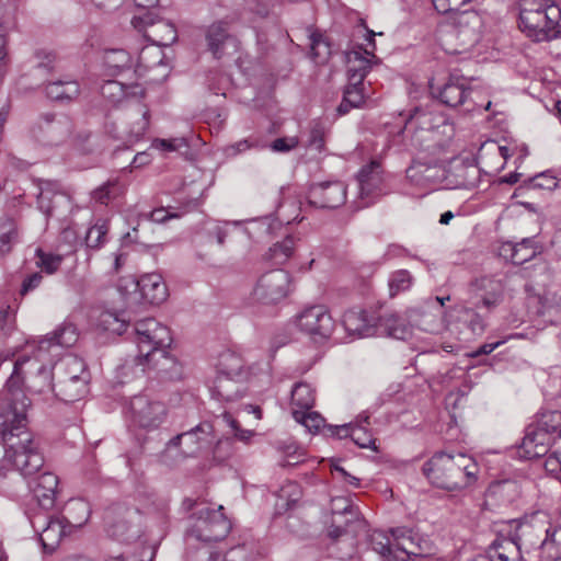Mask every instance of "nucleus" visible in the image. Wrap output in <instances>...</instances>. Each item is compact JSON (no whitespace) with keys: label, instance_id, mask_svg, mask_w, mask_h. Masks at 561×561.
Segmentation results:
<instances>
[{"label":"nucleus","instance_id":"f257e3e1","mask_svg":"<svg viewBox=\"0 0 561 561\" xmlns=\"http://www.w3.org/2000/svg\"><path fill=\"white\" fill-rule=\"evenodd\" d=\"M134 342L138 354L126 359L118 371L122 377H138L147 370H156L163 378L181 377V366L168 348L172 343L169 328L153 318H146L133 324Z\"/></svg>","mask_w":561,"mask_h":561},{"label":"nucleus","instance_id":"f03ea898","mask_svg":"<svg viewBox=\"0 0 561 561\" xmlns=\"http://www.w3.org/2000/svg\"><path fill=\"white\" fill-rule=\"evenodd\" d=\"M28 357L19 358L11 376L5 382L0 402V436L3 443L24 436L26 431V410L30 400L23 391L24 377L22 367L28 363Z\"/></svg>","mask_w":561,"mask_h":561},{"label":"nucleus","instance_id":"7ed1b4c3","mask_svg":"<svg viewBox=\"0 0 561 561\" xmlns=\"http://www.w3.org/2000/svg\"><path fill=\"white\" fill-rule=\"evenodd\" d=\"M422 471L434 486L453 492L473 485L478 480L479 466L466 454L440 451L423 465Z\"/></svg>","mask_w":561,"mask_h":561},{"label":"nucleus","instance_id":"20e7f679","mask_svg":"<svg viewBox=\"0 0 561 561\" xmlns=\"http://www.w3.org/2000/svg\"><path fill=\"white\" fill-rule=\"evenodd\" d=\"M520 31L534 42H550L561 36V9L552 0H520Z\"/></svg>","mask_w":561,"mask_h":561},{"label":"nucleus","instance_id":"39448f33","mask_svg":"<svg viewBox=\"0 0 561 561\" xmlns=\"http://www.w3.org/2000/svg\"><path fill=\"white\" fill-rule=\"evenodd\" d=\"M117 289L126 308L130 310L145 304L160 305L168 297L167 285L162 276L156 273L145 274L139 279L123 277Z\"/></svg>","mask_w":561,"mask_h":561},{"label":"nucleus","instance_id":"423d86ee","mask_svg":"<svg viewBox=\"0 0 561 561\" xmlns=\"http://www.w3.org/2000/svg\"><path fill=\"white\" fill-rule=\"evenodd\" d=\"M482 19L476 11H462L454 18V22L439 37L440 44L448 54H462L472 48L481 35Z\"/></svg>","mask_w":561,"mask_h":561},{"label":"nucleus","instance_id":"0eeeda50","mask_svg":"<svg viewBox=\"0 0 561 561\" xmlns=\"http://www.w3.org/2000/svg\"><path fill=\"white\" fill-rule=\"evenodd\" d=\"M73 133V123L65 114H41L31 128L32 139L44 148L66 145Z\"/></svg>","mask_w":561,"mask_h":561},{"label":"nucleus","instance_id":"6e6552de","mask_svg":"<svg viewBox=\"0 0 561 561\" xmlns=\"http://www.w3.org/2000/svg\"><path fill=\"white\" fill-rule=\"evenodd\" d=\"M167 415V405L149 393L131 397L127 405V417L130 423L146 431L159 428Z\"/></svg>","mask_w":561,"mask_h":561},{"label":"nucleus","instance_id":"1a4fd4ad","mask_svg":"<svg viewBox=\"0 0 561 561\" xmlns=\"http://www.w3.org/2000/svg\"><path fill=\"white\" fill-rule=\"evenodd\" d=\"M3 444L4 459L11 462L22 476L31 477L43 467L44 458L31 433H24L21 438Z\"/></svg>","mask_w":561,"mask_h":561},{"label":"nucleus","instance_id":"9d476101","mask_svg":"<svg viewBox=\"0 0 561 561\" xmlns=\"http://www.w3.org/2000/svg\"><path fill=\"white\" fill-rule=\"evenodd\" d=\"M291 288V276L282 268L262 274L252 290L253 299L264 305H275L285 299Z\"/></svg>","mask_w":561,"mask_h":561},{"label":"nucleus","instance_id":"9b49d317","mask_svg":"<svg viewBox=\"0 0 561 561\" xmlns=\"http://www.w3.org/2000/svg\"><path fill=\"white\" fill-rule=\"evenodd\" d=\"M295 325L311 340L321 342L332 335L335 321L325 306L314 305L296 316Z\"/></svg>","mask_w":561,"mask_h":561},{"label":"nucleus","instance_id":"f8f14e48","mask_svg":"<svg viewBox=\"0 0 561 561\" xmlns=\"http://www.w3.org/2000/svg\"><path fill=\"white\" fill-rule=\"evenodd\" d=\"M432 93L435 94L443 104L456 107L463 106V112H473L478 108L484 111L490 110L492 102L488 101L485 105H479L476 100L470 98L471 91H468L466 82L461 78L450 77L449 80L440 88L431 87Z\"/></svg>","mask_w":561,"mask_h":561},{"label":"nucleus","instance_id":"ddd939ff","mask_svg":"<svg viewBox=\"0 0 561 561\" xmlns=\"http://www.w3.org/2000/svg\"><path fill=\"white\" fill-rule=\"evenodd\" d=\"M131 24L148 41L159 46H169L176 39L174 25L164 19L156 16L152 12L147 11L141 15L134 16Z\"/></svg>","mask_w":561,"mask_h":561},{"label":"nucleus","instance_id":"4468645a","mask_svg":"<svg viewBox=\"0 0 561 561\" xmlns=\"http://www.w3.org/2000/svg\"><path fill=\"white\" fill-rule=\"evenodd\" d=\"M224 507L218 510L205 508L198 512L197 523L194 527L195 536L205 542L222 540L230 531L231 524L222 513Z\"/></svg>","mask_w":561,"mask_h":561},{"label":"nucleus","instance_id":"2eb2a0df","mask_svg":"<svg viewBox=\"0 0 561 561\" xmlns=\"http://www.w3.org/2000/svg\"><path fill=\"white\" fill-rule=\"evenodd\" d=\"M547 523V513L537 511L531 514L525 515L520 520L514 522L515 530L511 533L516 541H519L520 548L525 547H539L540 539L543 537Z\"/></svg>","mask_w":561,"mask_h":561},{"label":"nucleus","instance_id":"dca6fc26","mask_svg":"<svg viewBox=\"0 0 561 561\" xmlns=\"http://www.w3.org/2000/svg\"><path fill=\"white\" fill-rule=\"evenodd\" d=\"M346 201V186L341 181L312 184L308 191V203L317 208H337Z\"/></svg>","mask_w":561,"mask_h":561},{"label":"nucleus","instance_id":"f3484780","mask_svg":"<svg viewBox=\"0 0 561 561\" xmlns=\"http://www.w3.org/2000/svg\"><path fill=\"white\" fill-rule=\"evenodd\" d=\"M207 50L214 58L220 59L228 53V48H238L239 42L229 32V24L225 21H215L204 31Z\"/></svg>","mask_w":561,"mask_h":561},{"label":"nucleus","instance_id":"a211bd4d","mask_svg":"<svg viewBox=\"0 0 561 561\" xmlns=\"http://www.w3.org/2000/svg\"><path fill=\"white\" fill-rule=\"evenodd\" d=\"M447 176L446 168L438 162L427 163L416 160L407 169V178L410 182L421 187L446 185Z\"/></svg>","mask_w":561,"mask_h":561},{"label":"nucleus","instance_id":"6ab92c4d","mask_svg":"<svg viewBox=\"0 0 561 561\" xmlns=\"http://www.w3.org/2000/svg\"><path fill=\"white\" fill-rule=\"evenodd\" d=\"M446 186L451 188H471L480 180V170L472 161L455 159L449 163Z\"/></svg>","mask_w":561,"mask_h":561},{"label":"nucleus","instance_id":"aec40b11","mask_svg":"<svg viewBox=\"0 0 561 561\" xmlns=\"http://www.w3.org/2000/svg\"><path fill=\"white\" fill-rule=\"evenodd\" d=\"M37 518L32 520L35 529H41L39 540L43 548L49 552L54 551L60 543L64 537L71 534V527L66 523L61 516H47L44 525H38Z\"/></svg>","mask_w":561,"mask_h":561},{"label":"nucleus","instance_id":"412c9836","mask_svg":"<svg viewBox=\"0 0 561 561\" xmlns=\"http://www.w3.org/2000/svg\"><path fill=\"white\" fill-rule=\"evenodd\" d=\"M477 295V302H474L476 309L482 308L490 311L495 308L502 300L503 297V284L500 279L491 276H482L476 279L472 284Z\"/></svg>","mask_w":561,"mask_h":561},{"label":"nucleus","instance_id":"4be33fe9","mask_svg":"<svg viewBox=\"0 0 561 561\" xmlns=\"http://www.w3.org/2000/svg\"><path fill=\"white\" fill-rule=\"evenodd\" d=\"M391 535L394 539L396 552L398 553L397 561H408L412 556L422 557L426 554L425 540H422L411 529L394 528L391 529Z\"/></svg>","mask_w":561,"mask_h":561},{"label":"nucleus","instance_id":"5701e85b","mask_svg":"<svg viewBox=\"0 0 561 561\" xmlns=\"http://www.w3.org/2000/svg\"><path fill=\"white\" fill-rule=\"evenodd\" d=\"M38 374L46 380L50 379V370L44 365L38 368ZM88 385L89 383H85V381L80 378L75 381L58 379L55 383L48 381L47 388L50 389L60 400L65 402H75L88 393Z\"/></svg>","mask_w":561,"mask_h":561},{"label":"nucleus","instance_id":"b1692460","mask_svg":"<svg viewBox=\"0 0 561 561\" xmlns=\"http://www.w3.org/2000/svg\"><path fill=\"white\" fill-rule=\"evenodd\" d=\"M551 437L536 424L527 426L519 446V455L525 459H536L547 455Z\"/></svg>","mask_w":561,"mask_h":561},{"label":"nucleus","instance_id":"393cba45","mask_svg":"<svg viewBox=\"0 0 561 561\" xmlns=\"http://www.w3.org/2000/svg\"><path fill=\"white\" fill-rule=\"evenodd\" d=\"M58 477L53 472H42L28 482L35 500L44 510H50L56 502Z\"/></svg>","mask_w":561,"mask_h":561},{"label":"nucleus","instance_id":"a878e982","mask_svg":"<svg viewBox=\"0 0 561 561\" xmlns=\"http://www.w3.org/2000/svg\"><path fill=\"white\" fill-rule=\"evenodd\" d=\"M102 96L112 104H118L128 98H144L146 90L137 81L107 80L100 89Z\"/></svg>","mask_w":561,"mask_h":561},{"label":"nucleus","instance_id":"bb28decb","mask_svg":"<svg viewBox=\"0 0 561 561\" xmlns=\"http://www.w3.org/2000/svg\"><path fill=\"white\" fill-rule=\"evenodd\" d=\"M357 180L362 198L382 194V169L377 160H371L368 164L364 165L358 172Z\"/></svg>","mask_w":561,"mask_h":561},{"label":"nucleus","instance_id":"cd10ccee","mask_svg":"<svg viewBox=\"0 0 561 561\" xmlns=\"http://www.w3.org/2000/svg\"><path fill=\"white\" fill-rule=\"evenodd\" d=\"M342 325L354 339L368 337L376 333V323L363 309H350L342 318Z\"/></svg>","mask_w":561,"mask_h":561},{"label":"nucleus","instance_id":"c85d7f7f","mask_svg":"<svg viewBox=\"0 0 561 561\" xmlns=\"http://www.w3.org/2000/svg\"><path fill=\"white\" fill-rule=\"evenodd\" d=\"M78 340L77 329L71 323H64L54 332L38 341L37 357L42 358L43 352H50L51 348L70 347Z\"/></svg>","mask_w":561,"mask_h":561},{"label":"nucleus","instance_id":"c756f323","mask_svg":"<svg viewBox=\"0 0 561 561\" xmlns=\"http://www.w3.org/2000/svg\"><path fill=\"white\" fill-rule=\"evenodd\" d=\"M379 332L397 340H407L412 334V324L397 313H385L376 322V333Z\"/></svg>","mask_w":561,"mask_h":561},{"label":"nucleus","instance_id":"7c9ffc66","mask_svg":"<svg viewBox=\"0 0 561 561\" xmlns=\"http://www.w3.org/2000/svg\"><path fill=\"white\" fill-rule=\"evenodd\" d=\"M443 310L440 308L427 307L425 309H415L409 312L410 322L424 332L432 334L439 333L443 328Z\"/></svg>","mask_w":561,"mask_h":561},{"label":"nucleus","instance_id":"2f4dec72","mask_svg":"<svg viewBox=\"0 0 561 561\" xmlns=\"http://www.w3.org/2000/svg\"><path fill=\"white\" fill-rule=\"evenodd\" d=\"M520 549L519 541L510 534V537L496 538L484 557L490 561H517L520 558Z\"/></svg>","mask_w":561,"mask_h":561},{"label":"nucleus","instance_id":"473e14b6","mask_svg":"<svg viewBox=\"0 0 561 561\" xmlns=\"http://www.w3.org/2000/svg\"><path fill=\"white\" fill-rule=\"evenodd\" d=\"M126 117L130 121V127L128 129L129 140H139L149 127V108L145 104L137 102L128 106Z\"/></svg>","mask_w":561,"mask_h":561},{"label":"nucleus","instance_id":"72a5a7b5","mask_svg":"<svg viewBox=\"0 0 561 561\" xmlns=\"http://www.w3.org/2000/svg\"><path fill=\"white\" fill-rule=\"evenodd\" d=\"M346 57L348 81H354L356 83H363L371 68V65L378 61V59L365 55L362 51L360 46L357 49L348 51Z\"/></svg>","mask_w":561,"mask_h":561},{"label":"nucleus","instance_id":"f704fd0d","mask_svg":"<svg viewBox=\"0 0 561 561\" xmlns=\"http://www.w3.org/2000/svg\"><path fill=\"white\" fill-rule=\"evenodd\" d=\"M58 379L75 381L77 379H83L85 383H89V373L83 359L75 355H68L62 358L58 364Z\"/></svg>","mask_w":561,"mask_h":561},{"label":"nucleus","instance_id":"c9c22d12","mask_svg":"<svg viewBox=\"0 0 561 561\" xmlns=\"http://www.w3.org/2000/svg\"><path fill=\"white\" fill-rule=\"evenodd\" d=\"M46 95L57 102H71L80 94V85L76 80H57L46 85Z\"/></svg>","mask_w":561,"mask_h":561},{"label":"nucleus","instance_id":"e433bc0d","mask_svg":"<svg viewBox=\"0 0 561 561\" xmlns=\"http://www.w3.org/2000/svg\"><path fill=\"white\" fill-rule=\"evenodd\" d=\"M104 65L110 76H119L130 72L133 59L124 49H110L105 51Z\"/></svg>","mask_w":561,"mask_h":561},{"label":"nucleus","instance_id":"4c0bfd02","mask_svg":"<svg viewBox=\"0 0 561 561\" xmlns=\"http://www.w3.org/2000/svg\"><path fill=\"white\" fill-rule=\"evenodd\" d=\"M67 516L61 517L65 518L66 523L73 530L82 527L88 522L91 514V508L89 503L84 500H71L67 505Z\"/></svg>","mask_w":561,"mask_h":561},{"label":"nucleus","instance_id":"58836bf2","mask_svg":"<svg viewBox=\"0 0 561 561\" xmlns=\"http://www.w3.org/2000/svg\"><path fill=\"white\" fill-rule=\"evenodd\" d=\"M365 102L363 83L348 81V85L344 90L343 100L337 106L340 115L347 114L352 108L360 107Z\"/></svg>","mask_w":561,"mask_h":561},{"label":"nucleus","instance_id":"ea45409f","mask_svg":"<svg viewBox=\"0 0 561 561\" xmlns=\"http://www.w3.org/2000/svg\"><path fill=\"white\" fill-rule=\"evenodd\" d=\"M19 242V229L14 218H0V255L9 253Z\"/></svg>","mask_w":561,"mask_h":561},{"label":"nucleus","instance_id":"a19ab883","mask_svg":"<svg viewBox=\"0 0 561 561\" xmlns=\"http://www.w3.org/2000/svg\"><path fill=\"white\" fill-rule=\"evenodd\" d=\"M295 238L287 236L282 241L273 244L265 254V260L272 262L275 265H282L286 263L294 253L295 250Z\"/></svg>","mask_w":561,"mask_h":561},{"label":"nucleus","instance_id":"79ce46f5","mask_svg":"<svg viewBox=\"0 0 561 561\" xmlns=\"http://www.w3.org/2000/svg\"><path fill=\"white\" fill-rule=\"evenodd\" d=\"M239 386L227 375H219L211 389V394L218 400L233 401L239 398Z\"/></svg>","mask_w":561,"mask_h":561},{"label":"nucleus","instance_id":"37998d69","mask_svg":"<svg viewBox=\"0 0 561 561\" xmlns=\"http://www.w3.org/2000/svg\"><path fill=\"white\" fill-rule=\"evenodd\" d=\"M316 401L314 391L306 382L296 383L291 390L293 410H311Z\"/></svg>","mask_w":561,"mask_h":561},{"label":"nucleus","instance_id":"c03bdc74","mask_svg":"<svg viewBox=\"0 0 561 561\" xmlns=\"http://www.w3.org/2000/svg\"><path fill=\"white\" fill-rule=\"evenodd\" d=\"M217 426L229 427L233 434V438L248 444L254 436V432L250 430H243L240 427L238 421L227 411L215 417Z\"/></svg>","mask_w":561,"mask_h":561},{"label":"nucleus","instance_id":"a18cd8bd","mask_svg":"<svg viewBox=\"0 0 561 561\" xmlns=\"http://www.w3.org/2000/svg\"><path fill=\"white\" fill-rule=\"evenodd\" d=\"M514 251L515 265H522L540 254L541 247L538 245L534 238H525L520 242L515 243Z\"/></svg>","mask_w":561,"mask_h":561},{"label":"nucleus","instance_id":"49530a36","mask_svg":"<svg viewBox=\"0 0 561 561\" xmlns=\"http://www.w3.org/2000/svg\"><path fill=\"white\" fill-rule=\"evenodd\" d=\"M125 186L117 180H110L93 191V198L100 204L106 205L111 199L121 196Z\"/></svg>","mask_w":561,"mask_h":561},{"label":"nucleus","instance_id":"de8ad7c7","mask_svg":"<svg viewBox=\"0 0 561 561\" xmlns=\"http://www.w3.org/2000/svg\"><path fill=\"white\" fill-rule=\"evenodd\" d=\"M100 325L108 332L118 335L127 332L130 327L129 320L121 318L117 313L112 311H104L100 316Z\"/></svg>","mask_w":561,"mask_h":561},{"label":"nucleus","instance_id":"09e8293b","mask_svg":"<svg viewBox=\"0 0 561 561\" xmlns=\"http://www.w3.org/2000/svg\"><path fill=\"white\" fill-rule=\"evenodd\" d=\"M58 190V184L49 181H43L39 185V193L37 195V204L41 211H43L47 217L53 216V196L56 194Z\"/></svg>","mask_w":561,"mask_h":561},{"label":"nucleus","instance_id":"8fccbe9b","mask_svg":"<svg viewBox=\"0 0 561 561\" xmlns=\"http://www.w3.org/2000/svg\"><path fill=\"white\" fill-rule=\"evenodd\" d=\"M293 417L309 432H317L324 426V419L318 412L310 410H293Z\"/></svg>","mask_w":561,"mask_h":561},{"label":"nucleus","instance_id":"3c124183","mask_svg":"<svg viewBox=\"0 0 561 561\" xmlns=\"http://www.w3.org/2000/svg\"><path fill=\"white\" fill-rule=\"evenodd\" d=\"M201 238L206 243L217 242L218 245L222 247L228 236L227 224L211 222L207 224L201 232Z\"/></svg>","mask_w":561,"mask_h":561},{"label":"nucleus","instance_id":"603ef678","mask_svg":"<svg viewBox=\"0 0 561 561\" xmlns=\"http://www.w3.org/2000/svg\"><path fill=\"white\" fill-rule=\"evenodd\" d=\"M548 435L561 437V411H548L540 414L537 424Z\"/></svg>","mask_w":561,"mask_h":561},{"label":"nucleus","instance_id":"864d4df0","mask_svg":"<svg viewBox=\"0 0 561 561\" xmlns=\"http://www.w3.org/2000/svg\"><path fill=\"white\" fill-rule=\"evenodd\" d=\"M108 231L106 220L99 219L92 227L89 228L85 234V244L91 249H99L105 241V236Z\"/></svg>","mask_w":561,"mask_h":561},{"label":"nucleus","instance_id":"5fc2aeb1","mask_svg":"<svg viewBox=\"0 0 561 561\" xmlns=\"http://www.w3.org/2000/svg\"><path fill=\"white\" fill-rule=\"evenodd\" d=\"M265 145L256 137H249L231 144L225 148L227 157H237L250 149H262Z\"/></svg>","mask_w":561,"mask_h":561},{"label":"nucleus","instance_id":"6e6d98bb","mask_svg":"<svg viewBox=\"0 0 561 561\" xmlns=\"http://www.w3.org/2000/svg\"><path fill=\"white\" fill-rule=\"evenodd\" d=\"M373 549L385 557L387 561H397L398 553L396 552L394 543H390L389 539L381 534H375L371 538Z\"/></svg>","mask_w":561,"mask_h":561},{"label":"nucleus","instance_id":"4d7b16f0","mask_svg":"<svg viewBox=\"0 0 561 561\" xmlns=\"http://www.w3.org/2000/svg\"><path fill=\"white\" fill-rule=\"evenodd\" d=\"M37 266H39L47 274H54L62 262V256L59 254H53L44 252L41 249L36 250Z\"/></svg>","mask_w":561,"mask_h":561},{"label":"nucleus","instance_id":"13d9d810","mask_svg":"<svg viewBox=\"0 0 561 561\" xmlns=\"http://www.w3.org/2000/svg\"><path fill=\"white\" fill-rule=\"evenodd\" d=\"M214 432V425L209 422H202L198 425H196L194 428L181 433L173 438H171L168 443L169 446L178 447L182 444L183 438H195L198 433H202L206 436H211Z\"/></svg>","mask_w":561,"mask_h":561},{"label":"nucleus","instance_id":"bf43d9fd","mask_svg":"<svg viewBox=\"0 0 561 561\" xmlns=\"http://www.w3.org/2000/svg\"><path fill=\"white\" fill-rule=\"evenodd\" d=\"M412 276L407 270H399L391 274L389 278V289L391 296L410 288Z\"/></svg>","mask_w":561,"mask_h":561},{"label":"nucleus","instance_id":"052dcab7","mask_svg":"<svg viewBox=\"0 0 561 561\" xmlns=\"http://www.w3.org/2000/svg\"><path fill=\"white\" fill-rule=\"evenodd\" d=\"M558 185V181L556 176L550 174V172H541L534 178L529 179L524 183L518 190H523L524 187L530 188H541V190H554Z\"/></svg>","mask_w":561,"mask_h":561},{"label":"nucleus","instance_id":"680f3d73","mask_svg":"<svg viewBox=\"0 0 561 561\" xmlns=\"http://www.w3.org/2000/svg\"><path fill=\"white\" fill-rule=\"evenodd\" d=\"M462 320L473 334H482L485 329V320L483 314L472 308H465L462 311Z\"/></svg>","mask_w":561,"mask_h":561},{"label":"nucleus","instance_id":"e2e57ef3","mask_svg":"<svg viewBox=\"0 0 561 561\" xmlns=\"http://www.w3.org/2000/svg\"><path fill=\"white\" fill-rule=\"evenodd\" d=\"M236 453L234 440L232 437L218 439L214 447V458L220 462L226 461Z\"/></svg>","mask_w":561,"mask_h":561},{"label":"nucleus","instance_id":"0e129e2a","mask_svg":"<svg viewBox=\"0 0 561 561\" xmlns=\"http://www.w3.org/2000/svg\"><path fill=\"white\" fill-rule=\"evenodd\" d=\"M545 528L547 531H545L543 537L540 539L539 548H543L548 545L559 543L561 541V526L553 525L548 513Z\"/></svg>","mask_w":561,"mask_h":561},{"label":"nucleus","instance_id":"69168bd1","mask_svg":"<svg viewBox=\"0 0 561 561\" xmlns=\"http://www.w3.org/2000/svg\"><path fill=\"white\" fill-rule=\"evenodd\" d=\"M541 316L543 317L546 322L551 324H557L561 322V299L556 301V304H549L547 300L542 304Z\"/></svg>","mask_w":561,"mask_h":561},{"label":"nucleus","instance_id":"338daca9","mask_svg":"<svg viewBox=\"0 0 561 561\" xmlns=\"http://www.w3.org/2000/svg\"><path fill=\"white\" fill-rule=\"evenodd\" d=\"M15 329V310L11 306L0 309V331L9 335Z\"/></svg>","mask_w":561,"mask_h":561},{"label":"nucleus","instance_id":"774afa93","mask_svg":"<svg viewBox=\"0 0 561 561\" xmlns=\"http://www.w3.org/2000/svg\"><path fill=\"white\" fill-rule=\"evenodd\" d=\"M222 561H252L251 549L245 545H239L228 550Z\"/></svg>","mask_w":561,"mask_h":561}]
</instances>
